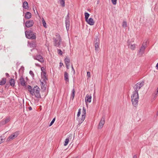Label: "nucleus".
Instances as JSON below:
<instances>
[{"mask_svg":"<svg viewBox=\"0 0 158 158\" xmlns=\"http://www.w3.org/2000/svg\"><path fill=\"white\" fill-rule=\"evenodd\" d=\"M127 45L128 47L130 48L132 50H134L135 48V44H131L130 42H129V40H128L127 42Z\"/></svg>","mask_w":158,"mask_h":158,"instance_id":"obj_19","label":"nucleus"},{"mask_svg":"<svg viewBox=\"0 0 158 158\" xmlns=\"http://www.w3.org/2000/svg\"><path fill=\"white\" fill-rule=\"evenodd\" d=\"M23 7L25 9H28V4L27 1H24L23 3Z\"/></svg>","mask_w":158,"mask_h":158,"instance_id":"obj_23","label":"nucleus"},{"mask_svg":"<svg viewBox=\"0 0 158 158\" xmlns=\"http://www.w3.org/2000/svg\"><path fill=\"white\" fill-rule=\"evenodd\" d=\"M75 94V90L73 88L72 90V92L71 94V97H72V99H73Z\"/></svg>","mask_w":158,"mask_h":158,"instance_id":"obj_34","label":"nucleus"},{"mask_svg":"<svg viewBox=\"0 0 158 158\" xmlns=\"http://www.w3.org/2000/svg\"><path fill=\"white\" fill-rule=\"evenodd\" d=\"M63 65V63H61V62H60V67H61V66H62Z\"/></svg>","mask_w":158,"mask_h":158,"instance_id":"obj_51","label":"nucleus"},{"mask_svg":"<svg viewBox=\"0 0 158 158\" xmlns=\"http://www.w3.org/2000/svg\"><path fill=\"white\" fill-rule=\"evenodd\" d=\"M10 117H8L4 119V120L2 121L1 122V124L2 125H5L10 121Z\"/></svg>","mask_w":158,"mask_h":158,"instance_id":"obj_21","label":"nucleus"},{"mask_svg":"<svg viewBox=\"0 0 158 158\" xmlns=\"http://www.w3.org/2000/svg\"><path fill=\"white\" fill-rule=\"evenodd\" d=\"M15 80L13 78H11L9 80V83L10 85L12 87H14L15 86Z\"/></svg>","mask_w":158,"mask_h":158,"instance_id":"obj_26","label":"nucleus"},{"mask_svg":"<svg viewBox=\"0 0 158 158\" xmlns=\"http://www.w3.org/2000/svg\"><path fill=\"white\" fill-rule=\"evenodd\" d=\"M25 33L26 36H27V37L29 38V34H30V33H34L33 32V31L31 29V30H28L27 31H26L25 32Z\"/></svg>","mask_w":158,"mask_h":158,"instance_id":"obj_18","label":"nucleus"},{"mask_svg":"<svg viewBox=\"0 0 158 158\" xmlns=\"http://www.w3.org/2000/svg\"><path fill=\"white\" fill-rule=\"evenodd\" d=\"M65 24L67 31L69 29L70 26L69 17V14L65 18Z\"/></svg>","mask_w":158,"mask_h":158,"instance_id":"obj_9","label":"nucleus"},{"mask_svg":"<svg viewBox=\"0 0 158 158\" xmlns=\"http://www.w3.org/2000/svg\"><path fill=\"white\" fill-rule=\"evenodd\" d=\"M85 117H83L82 116L81 118H77V120L78 121V125H80L83 122L84 120H85Z\"/></svg>","mask_w":158,"mask_h":158,"instance_id":"obj_22","label":"nucleus"},{"mask_svg":"<svg viewBox=\"0 0 158 158\" xmlns=\"http://www.w3.org/2000/svg\"><path fill=\"white\" fill-rule=\"evenodd\" d=\"M144 81H142L140 83L139 82L137 83L134 87V89L135 91V93H137L138 92V91L139 89L141 87L143 86L144 85Z\"/></svg>","mask_w":158,"mask_h":158,"instance_id":"obj_4","label":"nucleus"},{"mask_svg":"<svg viewBox=\"0 0 158 158\" xmlns=\"http://www.w3.org/2000/svg\"><path fill=\"white\" fill-rule=\"evenodd\" d=\"M117 0H111L112 4L114 5H115L117 3Z\"/></svg>","mask_w":158,"mask_h":158,"instance_id":"obj_44","label":"nucleus"},{"mask_svg":"<svg viewBox=\"0 0 158 158\" xmlns=\"http://www.w3.org/2000/svg\"><path fill=\"white\" fill-rule=\"evenodd\" d=\"M15 76L16 78H17V73L16 72H15Z\"/></svg>","mask_w":158,"mask_h":158,"instance_id":"obj_55","label":"nucleus"},{"mask_svg":"<svg viewBox=\"0 0 158 158\" xmlns=\"http://www.w3.org/2000/svg\"><path fill=\"white\" fill-rule=\"evenodd\" d=\"M87 75L88 77H90V72H87Z\"/></svg>","mask_w":158,"mask_h":158,"instance_id":"obj_47","label":"nucleus"},{"mask_svg":"<svg viewBox=\"0 0 158 158\" xmlns=\"http://www.w3.org/2000/svg\"><path fill=\"white\" fill-rule=\"evenodd\" d=\"M157 89H158V87Z\"/></svg>","mask_w":158,"mask_h":158,"instance_id":"obj_58","label":"nucleus"},{"mask_svg":"<svg viewBox=\"0 0 158 158\" xmlns=\"http://www.w3.org/2000/svg\"><path fill=\"white\" fill-rule=\"evenodd\" d=\"M34 24V22L32 20L30 19L28 21H27L25 22V26L24 27V29L25 30L26 29L25 27L27 28H30Z\"/></svg>","mask_w":158,"mask_h":158,"instance_id":"obj_5","label":"nucleus"},{"mask_svg":"<svg viewBox=\"0 0 158 158\" xmlns=\"http://www.w3.org/2000/svg\"><path fill=\"white\" fill-rule=\"evenodd\" d=\"M41 82V89L43 91H45L46 89V82L45 81V82H44L43 81H41V80H40Z\"/></svg>","mask_w":158,"mask_h":158,"instance_id":"obj_14","label":"nucleus"},{"mask_svg":"<svg viewBox=\"0 0 158 158\" xmlns=\"http://www.w3.org/2000/svg\"><path fill=\"white\" fill-rule=\"evenodd\" d=\"M3 139L2 138V136H0V144H1V143L3 142Z\"/></svg>","mask_w":158,"mask_h":158,"instance_id":"obj_45","label":"nucleus"},{"mask_svg":"<svg viewBox=\"0 0 158 158\" xmlns=\"http://www.w3.org/2000/svg\"><path fill=\"white\" fill-rule=\"evenodd\" d=\"M99 44H96L94 45L95 51L96 53H98L100 50V48L99 46Z\"/></svg>","mask_w":158,"mask_h":158,"instance_id":"obj_30","label":"nucleus"},{"mask_svg":"<svg viewBox=\"0 0 158 158\" xmlns=\"http://www.w3.org/2000/svg\"><path fill=\"white\" fill-rule=\"evenodd\" d=\"M19 134V132L18 131H16L10 135L7 139V141H9L11 140H12L15 138L17 137Z\"/></svg>","mask_w":158,"mask_h":158,"instance_id":"obj_7","label":"nucleus"},{"mask_svg":"<svg viewBox=\"0 0 158 158\" xmlns=\"http://www.w3.org/2000/svg\"><path fill=\"white\" fill-rule=\"evenodd\" d=\"M64 80L66 82H69V76L68 73L65 72L64 73Z\"/></svg>","mask_w":158,"mask_h":158,"instance_id":"obj_27","label":"nucleus"},{"mask_svg":"<svg viewBox=\"0 0 158 158\" xmlns=\"http://www.w3.org/2000/svg\"><path fill=\"white\" fill-rule=\"evenodd\" d=\"M30 45L31 47H36V44L35 42H32L30 44Z\"/></svg>","mask_w":158,"mask_h":158,"instance_id":"obj_38","label":"nucleus"},{"mask_svg":"<svg viewBox=\"0 0 158 158\" xmlns=\"http://www.w3.org/2000/svg\"><path fill=\"white\" fill-rule=\"evenodd\" d=\"M6 76L7 77H10V76L9 74L7 73H6L5 74Z\"/></svg>","mask_w":158,"mask_h":158,"instance_id":"obj_50","label":"nucleus"},{"mask_svg":"<svg viewBox=\"0 0 158 158\" xmlns=\"http://www.w3.org/2000/svg\"><path fill=\"white\" fill-rule=\"evenodd\" d=\"M57 50L58 54L59 55H62L63 52L61 49H57Z\"/></svg>","mask_w":158,"mask_h":158,"instance_id":"obj_41","label":"nucleus"},{"mask_svg":"<svg viewBox=\"0 0 158 158\" xmlns=\"http://www.w3.org/2000/svg\"><path fill=\"white\" fill-rule=\"evenodd\" d=\"M55 119H56V117L54 118L53 119L51 122V123L49 126V127L51 126L54 123V122L55 121Z\"/></svg>","mask_w":158,"mask_h":158,"instance_id":"obj_40","label":"nucleus"},{"mask_svg":"<svg viewBox=\"0 0 158 158\" xmlns=\"http://www.w3.org/2000/svg\"><path fill=\"white\" fill-rule=\"evenodd\" d=\"M85 21L90 25H93L94 23V22L92 18H90Z\"/></svg>","mask_w":158,"mask_h":158,"instance_id":"obj_15","label":"nucleus"},{"mask_svg":"<svg viewBox=\"0 0 158 158\" xmlns=\"http://www.w3.org/2000/svg\"><path fill=\"white\" fill-rule=\"evenodd\" d=\"M31 14L30 12H27L25 15V17L26 19H29L31 17Z\"/></svg>","mask_w":158,"mask_h":158,"instance_id":"obj_24","label":"nucleus"},{"mask_svg":"<svg viewBox=\"0 0 158 158\" xmlns=\"http://www.w3.org/2000/svg\"><path fill=\"white\" fill-rule=\"evenodd\" d=\"M29 74L33 78L34 77V74L33 72V71L31 70H30L29 71Z\"/></svg>","mask_w":158,"mask_h":158,"instance_id":"obj_42","label":"nucleus"},{"mask_svg":"<svg viewBox=\"0 0 158 158\" xmlns=\"http://www.w3.org/2000/svg\"><path fill=\"white\" fill-rule=\"evenodd\" d=\"M90 15L87 12H85V21L87 20L88 19V18Z\"/></svg>","mask_w":158,"mask_h":158,"instance_id":"obj_33","label":"nucleus"},{"mask_svg":"<svg viewBox=\"0 0 158 158\" xmlns=\"http://www.w3.org/2000/svg\"><path fill=\"white\" fill-rule=\"evenodd\" d=\"M36 33H30L29 34L30 35V37L29 38L27 37V36H26V37L28 39H35L36 38Z\"/></svg>","mask_w":158,"mask_h":158,"instance_id":"obj_20","label":"nucleus"},{"mask_svg":"<svg viewBox=\"0 0 158 158\" xmlns=\"http://www.w3.org/2000/svg\"><path fill=\"white\" fill-rule=\"evenodd\" d=\"M41 77L43 80V81L45 82V80H48V79L46 77V73L45 71H43L41 72Z\"/></svg>","mask_w":158,"mask_h":158,"instance_id":"obj_13","label":"nucleus"},{"mask_svg":"<svg viewBox=\"0 0 158 158\" xmlns=\"http://www.w3.org/2000/svg\"><path fill=\"white\" fill-rule=\"evenodd\" d=\"M71 68H72V71H73V73L74 74L75 73V70L73 68V65H71Z\"/></svg>","mask_w":158,"mask_h":158,"instance_id":"obj_48","label":"nucleus"},{"mask_svg":"<svg viewBox=\"0 0 158 158\" xmlns=\"http://www.w3.org/2000/svg\"><path fill=\"white\" fill-rule=\"evenodd\" d=\"M64 61L67 69H69V63L70 62V60L68 56H66L65 57L64 59Z\"/></svg>","mask_w":158,"mask_h":158,"instance_id":"obj_11","label":"nucleus"},{"mask_svg":"<svg viewBox=\"0 0 158 158\" xmlns=\"http://www.w3.org/2000/svg\"><path fill=\"white\" fill-rule=\"evenodd\" d=\"M135 91L134 90L133 93V94L131 96H134V98H136V97H137V95H138V96H139V94H138V92H137V93H135Z\"/></svg>","mask_w":158,"mask_h":158,"instance_id":"obj_36","label":"nucleus"},{"mask_svg":"<svg viewBox=\"0 0 158 158\" xmlns=\"http://www.w3.org/2000/svg\"><path fill=\"white\" fill-rule=\"evenodd\" d=\"M158 94V89H157V90L156 92L155 93H154V94H155V96H154L155 98L156 97V96L157 95V94Z\"/></svg>","mask_w":158,"mask_h":158,"instance_id":"obj_46","label":"nucleus"},{"mask_svg":"<svg viewBox=\"0 0 158 158\" xmlns=\"http://www.w3.org/2000/svg\"><path fill=\"white\" fill-rule=\"evenodd\" d=\"M122 26L124 28H125L127 27V23L126 21H124L123 22Z\"/></svg>","mask_w":158,"mask_h":158,"instance_id":"obj_39","label":"nucleus"},{"mask_svg":"<svg viewBox=\"0 0 158 158\" xmlns=\"http://www.w3.org/2000/svg\"><path fill=\"white\" fill-rule=\"evenodd\" d=\"M42 22H43V26L45 28H47V26L46 25V22L45 21V20H44V19L43 18H42Z\"/></svg>","mask_w":158,"mask_h":158,"instance_id":"obj_37","label":"nucleus"},{"mask_svg":"<svg viewBox=\"0 0 158 158\" xmlns=\"http://www.w3.org/2000/svg\"><path fill=\"white\" fill-rule=\"evenodd\" d=\"M81 109H79L78 110V111L77 114V116L78 117H79L81 114Z\"/></svg>","mask_w":158,"mask_h":158,"instance_id":"obj_43","label":"nucleus"},{"mask_svg":"<svg viewBox=\"0 0 158 158\" xmlns=\"http://www.w3.org/2000/svg\"><path fill=\"white\" fill-rule=\"evenodd\" d=\"M41 71H42V72L43 71H44V70H45V69L43 67H42L41 68Z\"/></svg>","mask_w":158,"mask_h":158,"instance_id":"obj_52","label":"nucleus"},{"mask_svg":"<svg viewBox=\"0 0 158 158\" xmlns=\"http://www.w3.org/2000/svg\"><path fill=\"white\" fill-rule=\"evenodd\" d=\"M137 96V97H136L135 98H134V96L131 97V102L133 105L135 107H136L138 105L139 96H138V95Z\"/></svg>","mask_w":158,"mask_h":158,"instance_id":"obj_6","label":"nucleus"},{"mask_svg":"<svg viewBox=\"0 0 158 158\" xmlns=\"http://www.w3.org/2000/svg\"><path fill=\"white\" fill-rule=\"evenodd\" d=\"M100 43V40L99 38L97 36L94 39V45L96 44H99Z\"/></svg>","mask_w":158,"mask_h":158,"instance_id":"obj_25","label":"nucleus"},{"mask_svg":"<svg viewBox=\"0 0 158 158\" xmlns=\"http://www.w3.org/2000/svg\"><path fill=\"white\" fill-rule=\"evenodd\" d=\"M82 113V116L83 117H85L86 114V110L85 108L84 107H83V108Z\"/></svg>","mask_w":158,"mask_h":158,"instance_id":"obj_32","label":"nucleus"},{"mask_svg":"<svg viewBox=\"0 0 158 158\" xmlns=\"http://www.w3.org/2000/svg\"><path fill=\"white\" fill-rule=\"evenodd\" d=\"M157 114H158V111L157 112Z\"/></svg>","mask_w":158,"mask_h":158,"instance_id":"obj_57","label":"nucleus"},{"mask_svg":"<svg viewBox=\"0 0 158 158\" xmlns=\"http://www.w3.org/2000/svg\"><path fill=\"white\" fill-rule=\"evenodd\" d=\"M137 157L136 155H135L133 157V158H137Z\"/></svg>","mask_w":158,"mask_h":158,"instance_id":"obj_56","label":"nucleus"},{"mask_svg":"<svg viewBox=\"0 0 158 158\" xmlns=\"http://www.w3.org/2000/svg\"><path fill=\"white\" fill-rule=\"evenodd\" d=\"M33 58L35 60H37L41 63H43L44 62L43 57L40 55H36L34 56Z\"/></svg>","mask_w":158,"mask_h":158,"instance_id":"obj_8","label":"nucleus"},{"mask_svg":"<svg viewBox=\"0 0 158 158\" xmlns=\"http://www.w3.org/2000/svg\"><path fill=\"white\" fill-rule=\"evenodd\" d=\"M147 41H146L145 42H143L142 46L139 50V53L138 55L140 56H142L144 53V51L147 45Z\"/></svg>","mask_w":158,"mask_h":158,"instance_id":"obj_3","label":"nucleus"},{"mask_svg":"<svg viewBox=\"0 0 158 158\" xmlns=\"http://www.w3.org/2000/svg\"><path fill=\"white\" fill-rule=\"evenodd\" d=\"M59 3L62 7H64L65 6V2L64 0H59Z\"/></svg>","mask_w":158,"mask_h":158,"instance_id":"obj_31","label":"nucleus"},{"mask_svg":"<svg viewBox=\"0 0 158 158\" xmlns=\"http://www.w3.org/2000/svg\"><path fill=\"white\" fill-rule=\"evenodd\" d=\"M6 81V78H3L0 81V85H3L5 84Z\"/></svg>","mask_w":158,"mask_h":158,"instance_id":"obj_28","label":"nucleus"},{"mask_svg":"<svg viewBox=\"0 0 158 158\" xmlns=\"http://www.w3.org/2000/svg\"><path fill=\"white\" fill-rule=\"evenodd\" d=\"M24 67L22 66L19 70V73L20 75L21 74L23 75L24 72Z\"/></svg>","mask_w":158,"mask_h":158,"instance_id":"obj_29","label":"nucleus"},{"mask_svg":"<svg viewBox=\"0 0 158 158\" xmlns=\"http://www.w3.org/2000/svg\"><path fill=\"white\" fill-rule=\"evenodd\" d=\"M92 97L91 95L87 94L85 97V102L86 103L87 102L90 103L91 102Z\"/></svg>","mask_w":158,"mask_h":158,"instance_id":"obj_17","label":"nucleus"},{"mask_svg":"<svg viewBox=\"0 0 158 158\" xmlns=\"http://www.w3.org/2000/svg\"><path fill=\"white\" fill-rule=\"evenodd\" d=\"M19 81L21 85L22 86H26V82L25 81L23 75L20 77Z\"/></svg>","mask_w":158,"mask_h":158,"instance_id":"obj_16","label":"nucleus"},{"mask_svg":"<svg viewBox=\"0 0 158 158\" xmlns=\"http://www.w3.org/2000/svg\"><path fill=\"white\" fill-rule=\"evenodd\" d=\"M33 89L34 94H35L34 95H35V97L38 98H41V95L40 93V88L37 85H36L34 86Z\"/></svg>","mask_w":158,"mask_h":158,"instance_id":"obj_2","label":"nucleus"},{"mask_svg":"<svg viewBox=\"0 0 158 158\" xmlns=\"http://www.w3.org/2000/svg\"><path fill=\"white\" fill-rule=\"evenodd\" d=\"M56 36L58 37V40H56L55 38L54 37L53 39L54 40V46L60 48V44L62 41L61 37L59 34L56 35Z\"/></svg>","mask_w":158,"mask_h":158,"instance_id":"obj_1","label":"nucleus"},{"mask_svg":"<svg viewBox=\"0 0 158 158\" xmlns=\"http://www.w3.org/2000/svg\"><path fill=\"white\" fill-rule=\"evenodd\" d=\"M69 141V138H66L64 141V146H66L68 144Z\"/></svg>","mask_w":158,"mask_h":158,"instance_id":"obj_35","label":"nucleus"},{"mask_svg":"<svg viewBox=\"0 0 158 158\" xmlns=\"http://www.w3.org/2000/svg\"><path fill=\"white\" fill-rule=\"evenodd\" d=\"M9 85L8 84H6V85H5V88H8L9 87Z\"/></svg>","mask_w":158,"mask_h":158,"instance_id":"obj_49","label":"nucleus"},{"mask_svg":"<svg viewBox=\"0 0 158 158\" xmlns=\"http://www.w3.org/2000/svg\"><path fill=\"white\" fill-rule=\"evenodd\" d=\"M27 88L30 94L32 96L34 95L35 94L33 92V89L32 87L30 85H28L27 86Z\"/></svg>","mask_w":158,"mask_h":158,"instance_id":"obj_12","label":"nucleus"},{"mask_svg":"<svg viewBox=\"0 0 158 158\" xmlns=\"http://www.w3.org/2000/svg\"><path fill=\"white\" fill-rule=\"evenodd\" d=\"M35 65L36 66H38V67H40V65L39 64H37V63L35 64Z\"/></svg>","mask_w":158,"mask_h":158,"instance_id":"obj_53","label":"nucleus"},{"mask_svg":"<svg viewBox=\"0 0 158 158\" xmlns=\"http://www.w3.org/2000/svg\"><path fill=\"white\" fill-rule=\"evenodd\" d=\"M105 117H102L98 125V128L99 129H101L105 123Z\"/></svg>","mask_w":158,"mask_h":158,"instance_id":"obj_10","label":"nucleus"},{"mask_svg":"<svg viewBox=\"0 0 158 158\" xmlns=\"http://www.w3.org/2000/svg\"><path fill=\"white\" fill-rule=\"evenodd\" d=\"M28 109L29 110H32V107L31 106H30L29 107H28Z\"/></svg>","mask_w":158,"mask_h":158,"instance_id":"obj_54","label":"nucleus"}]
</instances>
